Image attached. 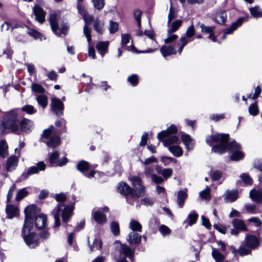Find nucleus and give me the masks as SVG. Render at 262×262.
I'll return each mask as SVG.
<instances>
[{"label":"nucleus","instance_id":"35","mask_svg":"<svg viewBox=\"0 0 262 262\" xmlns=\"http://www.w3.org/2000/svg\"><path fill=\"white\" fill-rule=\"evenodd\" d=\"M234 228L241 231H247L246 226L243 221L239 219H234L232 222Z\"/></svg>","mask_w":262,"mask_h":262},{"label":"nucleus","instance_id":"54","mask_svg":"<svg viewBox=\"0 0 262 262\" xmlns=\"http://www.w3.org/2000/svg\"><path fill=\"white\" fill-rule=\"evenodd\" d=\"M111 229L113 233L115 235H118L119 234V224L116 222H113L111 224Z\"/></svg>","mask_w":262,"mask_h":262},{"label":"nucleus","instance_id":"52","mask_svg":"<svg viewBox=\"0 0 262 262\" xmlns=\"http://www.w3.org/2000/svg\"><path fill=\"white\" fill-rule=\"evenodd\" d=\"M94 6L95 8L101 10L104 6V0H92Z\"/></svg>","mask_w":262,"mask_h":262},{"label":"nucleus","instance_id":"14","mask_svg":"<svg viewBox=\"0 0 262 262\" xmlns=\"http://www.w3.org/2000/svg\"><path fill=\"white\" fill-rule=\"evenodd\" d=\"M178 129L176 125L171 124L166 130H162L157 135L159 140H162L171 134H174L178 132Z\"/></svg>","mask_w":262,"mask_h":262},{"label":"nucleus","instance_id":"40","mask_svg":"<svg viewBox=\"0 0 262 262\" xmlns=\"http://www.w3.org/2000/svg\"><path fill=\"white\" fill-rule=\"evenodd\" d=\"M186 197L187 193L185 191H180L178 192L177 196V203L180 207H183Z\"/></svg>","mask_w":262,"mask_h":262},{"label":"nucleus","instance_id":"50","mask_svg":"<svg viewBox=\"0 0 262 262\" xmlns=\"http://www.w3.org/2000/svg\"><path fill=\"white\" fill-rule=\"evenodd\" d=\"M28 193V191L26 188L20 189L17 193L16 196V200L20 201L26 196Z\"/></svg>","mask_w":262,"mask_h":262},{"label":"nucleus","instance_id":"60","mask_svg":"<svg viewBox=\"0 0 262 262\" xmlns=\"http://www.w3.org/2000/svg\"><path fill=\"white\" fill-rule=\"evenodd\" d=\"M141 162L143 164L148 165L151 163H156L157 162V159L155 157H151L145 159L144 161L141 160Z\"/></svg>","mask_w":262,"mask_h":262},{"label":"nucleus","instance_id":"46","mask_svg":"<svg viewBox=\"0 0 262 262\" xmlns=\"http://www.w3.org/2000/svg\"><path fill=\"white\" fill-rule=\"evenodd\" d=\"M59 156V152L58 151H54L52 153L49 157V161L51 164L53 166H56L58 161V157Z\"/></svg>","mask_w":262,"mask_h":262},{"label":"nucleus","instance_id":"58","mask_svg":"<svg viewBox=\"0 0 262 262\" xmlns=\"http://www.w3.org/2000/svg\"><path fill=\"white\" fill-rule=\"evenodd\" d=\"M241 178L246 185H251L252 181L251 178L246 173L241 174Z\"/></svg>","mask_w":262,"mask_h":262},{"label":"nucleus","instance_id":"61","mask_svg":"<svg viewBox=\"0 0 262 262\" xmlns=\"http://www.w3.org/2000/svg\"><path fill=\"white\" fill-rule=\"evenodd\" d=\"M200 28L201 29V31L205 33H211L213 32L214 29V27H208L206 26L203 24H201L200 25Z\"/></svg>","mask_w":262,"mask_h":262},{"label":"nucleus","instance_id":"11","mask_svg":"<svg viewBox=\"0 0 262 262\" xmlns=\"http://www.w3.org/2000/svg\"><path fill=\"white\" fill-rule=\"evenodd\" d=\"M46 168V164L43 162H39L37 164L36 166H32L29 168L28 171L22 174V177L27 179L30 175L37 173L39 171H43Z\"/></svg>","mask_w":262,"mask_h":262},{"label":"nucleus","instance_id":"15","mask_svg":"<svg viewBox=\"0 0 262 262\" xmlns=\"http://www.w3.org/2000/svg\"><path fill=\"white\" fill-rule=\"evenodd\" d=\"M181 140L187 150H192L194 145V141L191 137L188 134L184 133H181Z\"/></svg>","mask_w":262,"mask_h":262},{"label":"nucleus","instance_id":"10","mask_svg":"<svg viewBox=\"0 0 262 262\" xmlns=\"http://www.w3.org/2000/svg\"><path fill=\"white\" fill-rule=\"evenodd\" d=\"M38 209L34 205L28 206L25 209V219L24 225L33 226V217L37 215Z\"/></svg>","mask_w":262,"mask_h":262},{"label":"nucleus","instance_id":"64","mask_svg":"<svg viewBox=\"0 0 262 262\" xmlns=\"http://www.w3.org/2000/svg\"><path fill=\"white\" fill-rule=\"evenodd\" d=\"M142 204L146 206H151L154 204V201L150 198L145 197L141 200Z\"/></svg>","mask_w":262,"mask_h":262},{"label":"nucleus","instance_id":"28","mask_svg":"<svg viewBox=\"0 0 262 262\" xmlns=\"http://www.w3.org/2000/svg\"><path fill=\"white\" fill-rule=\"evenodd\" d=\"M141 238L140 234L132 231L128 234L127 240L130 244L136 245L141 242Z\"/></svg>","mask_w":262,"mask_h":262},{"label":"nucleus","instance_id":"3","mask_svg":"<svg viewBox=\"0 0 262 262\" xmlns=\"http://www.w3.org/2000/svg\"><path fill=\"white\" fill-rule=\"evenodd\" d=\"M18 129L17 113L14 110L11 111L7 113L4 120L0 122V135L6 133L7 130L15 132Z\"/></svg>","mask_w":262,"mask_h":262},{"label":"nucleus","instance_id":"38","mask_svg":"<svg viewBox=\"0 0 262 262\" xmlns=\"http://www.w3.org/2000/svg\"><path fill=\"white\" fill-rule=\"evenodd\" d=\"M8 155V146L4 140L0 141V156L5 157Z\"/></svg>","mask_w":262,"mask_h":262},{"label":"nucleus","instance_id":"57","mask_svg":"<svg viewBox=\"0 0 262 262\" xmlns=\"http://www.w3.org/2000/svg\"><path fill=\"white\" fill-rule=\"evenodd\" d=\"M252 248H249L248 247L242 246L238 249V253L242 256H244L248 254Z\"/></svg>","mask_w":262,"mask_h":262},{"label":"nucleus","instance_id":"26","mask_svg":"<svg viewBox=\"0 0 262 262\" xmlns=\"http://www.w3.org/2000/svg\"><path fill=\"white\" fill-rule=\"evenodd\" d=\"M93 217L94 221L98 224L103 225L106 222V217L102 211L96 210L93 213Z\"/></svg>","mask_w":262,"mask_h":262},{"label":"nucleus","instance_id":"53","mask_svg":"<svg viewBox=\"0 0 262 262\" xmlns=\"http://www.w3.org/2000/svg\"><path fill=\"white\" fill-rule=\"evenodd\" d=\"M21 110L29 115L33 114L36 112L34 107L31 105H26L23 106Z\"/></svg>","mask_w":262,"mask_h":262},{"label":"nucleus","instance_id":"55","mask_svg":"<svg viewBox=\"0 0 262 262\" xmlns=\"http://www.w3.org/2000/svg\"><path fill=\"white\" fill-rule=\"evenodd\" d=\"M159 231L161 234L163 236H166L170 233V230L165 225H161L159 227Z\"/></svg>","mask_w":262,"mask_h":262},{"label":"nucleus","instance_id":"48","mask_svg":"<svg viewBox=\"0 0 262 262\" xmlns=\"http://www.w3.org/2000/svg\"><path fill=\"white\" fill-rule=\"evenodd\" d=\"M161 160L165 166H168L171 163H176L177 162V160L174 158L166 156L161 157Z\"/></svg>","mask_w":262,"mask_h":262},{"label":"nucleus","instance_id":"63","mask_svg":"<svg viewBox=\"0 0 262 262\" xmlns=\"http://www.w3.org/2000/svg\"><path fill=\"white\" fill-rule=\"evenodd\" d=\"M178 38V35L176 34H172L171 33H168L167 37L164 40V42L165 43H170L175 40H176Z\"/></svg>","mask_w":262,"mask_h":262},{"label":"nucleus","instance_id":"42","mask_svg":"<svg viewBox=\"0 0 262 262\" xmlns=\"http://www.w3.org/2000/svg\"><path fill=\"white\" fill-rule=\"evenodd\" d=\"M129 228L134 231H141L142 226L137 221L132 220L129 224Z\"/></svg>","mask_w":262,"mask_h":262},{"label":"nucleus","instance_id":"43","mask_svg":"<svg viewBox=\"0 0 262 262\" xmlns=\"http://www.w3.org/2000/svg\"><path fill=\"white\" fill-rule=\"evenodd\" d=\"M38 104L42 108H45L48 104V98L43 95H38L36 98Z\"/></svg>","mask_w":262,"mask_h":262},{"label":"nucleus","instance_id":"16","mask_svg":"<svg viewBox=\"0 0 262 262\" xmlns=\"http://www.w3.org/2000/svg\"><path fill=\"white\" fill-rule=\"evenodd\" d=\"M34 222L36 228L38 229H44L47 226V217L43 214H38L35 217Z\"/></svg>","mask_w":262,"mask_h":262},{"label":"nucleus","instance_id":"34","mask_svg":"<svg viewBox=\"0 0 262 262\" xmlns=\"http://www.w3.org/2000/svg\"><path fill=\"white\" fill-rule=\"evenodd\" d=\"M108 44V41H100L97 43L96 48L102 56L106 53Z\"/></svg>","mask_w":262,"mask_h":262},{"label":"nucleus","instance_id":"21","mask_svg":"<svg viewBox=\"0 0 262 262\" xmlns=\"http://www.w3.org/2000/svg\"><path fill=\"white\" fill-rule=\"evenodd\" d=\"M33 13L36 20L39 23H42L45 19L46 12L39 6H35L33 8Z\"/></svg>","mask_w":262,"mask_h":262},{"label":"nucleus","instance_id":"7","mask_svg":"<svg viewBox=\"0 0 262 262\" xmlns=\"http://www.w3.org/2000/svg\"><path fill=\"white\" fill-rule=\"evenodd\" d=\"M41 140L48 146L53 148L57 147L60 143V137L56 134L53 126H51L49 128L43 130Z\"/></svg>","mask_w":262,"mask_h":262},{"label":"nucleus","instance_id":"45","mask_svg":"<svg viewBox=\"0 0 262 262\" xmlns=\"http://www.w3.org/2000/svg\"><path fill=\"white\" fill-rule=\"evenodd\" d=\"M251 15L254 17H260L262 16V11L259 7H254L250 9Z\"/></svg>","mask_w":262,"mask_h":262},{"label":"nucleus","instance_id":"32","mask_svg":"<svg viewBox=\"0 0 262 262\" xmlns=\"http://www.w3.org/2000/svg\"><path fill=\"white\" fill-rule=\"evenodd\" d=\"M227 18V14L225 11L220 10L216 12L213 17V19L220 24H223L225 23Z\"/></svg>","mask_w":262,"mask_h":262},{"label":"nucleus","instance_id":"59","mask_svg":"<svg viewBox=\"0 0 262 262\" xmlns=\"http://www.w3.org/2000/svg\"><path fill=\"white\" fill-rule=\"evenodd\" d=\"M118 29V25L117 23L111 21L110 22V26L108 30L111 33H114L116 32Z\"/></svg>","mask_w":262,"mask_h":262},{"label":"nucleus","instance_id":"25","mask_svg":"<svg viewBox=\"0 0 262 262\" xmlns=\"http://www.w3.org/2000/svg\"><path fill=\"white\" fill-rule=\"evenodd\" d=\"M162 140L163 145L165 147H168L171 145L178 144V143L180 142L178 137L175 135H169Z\"/></svg>","mask_w":262,"mask_h":262},{"label":"nucleus","instance_id":"44","mask_svg":"<svg viewBox=\"0 0 262 262\" xmlns=\"http://www.w3.org/2000/svg\"><path fill=\"white\" fill-rule=\"evenodd\" d=\"M248 112L252 116H256L259 113L257 105L256 103L250 104L248 107Z\"/></svg>","mask_w":262,"mask_h":262},{"label":"nucleus","instance_id":"27","mask_svg":"<svg viewBox=\"0 0 262 262\" xmlns=\"http://www.w3.org/2000/svg\"><path fill=\"white\" fill-rule=\"evenodd\" d=\"M243 23V18H238L235 23L232 24L231 27L224 31V34L223 36V39L226 38V34H232L237 28L242 25Z\"/></svg>","mask_w":262,"mask_h":262},{"label":"nucleus","instance_id":"8","mask_svg":"<svg viewBox=\"0 0 262 262\" xmlns=\"http://www.w3.org/2000/svg\"><path fill=\"white\" fill-rule=\"evenodd\" d=\"M133 186L132 188L131 196L139 198L145 195L146 188L143 184L142 180L140 177L134 176L129 179Z\"/></svg>","mask_w":262,"mask_h":262},{"label":"nucleus","instance_id":"31","mask_svg":"<svg viewBox=\"0 0 262 262\" xmlns=\"http://www.w3.org/2000/svg\"><path fill=\"white\" fill-rule=\"evenodd\" d=\"M211 255L216 262H223L225 259L224 252H222L216 248H212Z\"/></svg>","mask_w":262,"mask_h":262},{"label":"nucleus","instance_id":"51","mask_svg":"<svg viewBox=\"0 0 262 262\" xmlns=\"http://www.w3.org/2000/svg\"><path fill=\"white\" fill-rule=\"evenodd\" d=\"M127 80L132 85L136 86L138 83V76L136 74L132 75L128 77Z\"/></svg>","mask_w":262,"mask_h":262},{"label":"nucleus","instance_id":"33","mask_svg":"<svg viewBox=\"0 0 262 262\" xmlns=\"http://www.w3.org/2000/svg\"><path fill=\"white\" fill-rule=\"evenodd\" d=\"M168 150L174 157H180L182 156L183 153L182 148L178 144L170 146L168 147Z\"/></svg>","mask_w":262,"mask_h":262},{"label":"nucleus","instance_id":"13","mask_svg":"<svg viewBox=\"0 0 262 262\" xmlns=\"http://www.w3.org/2000/svg\"><path fill=\"white\" fill-rule=\"evenodd\" d=\"M160 52L163 57L166 58L172 55L179 54L178 45L176 47L170 45H165L162 46L160 49Z\"/></svg>","mask_w":262,"mask_h":262},{"label":"nucleus","instance_id":"22","mask_svg":"<svg viewBox=\"0 0 262 262\" xmlns=\"http://www.w3.org/2000/svg\"><path fill=\"white\" fill-rule=\"evenodd\" d=\"M151 41L152 46H153V48L149 49H147L146 50L142 51H137L136 49H135V48L134 46H131L127 47H126V50H128V51H132L133 52H136V53H153L155 51H156L157 50H158V49L159 48V46H158V43L157 42V41L154 40L153 39V38L151 39Z\"/></svg>","mask_w":262,"mask_h":262},{"label":"nucleus","instance_id":"20","mask_svg":"<svg viewBox=\"0 0 262 262\" xmlns=\"http://www.w3.org/2000/svg\"><path fill=\"white\" fill-rule=\"evenodd\" d=\"M19 152L18 156H12L10 157L7 161L6 169L8 171H11L14 170L17 166L18 162V157L19 156Z\"/></svg>","mask_w":262,"mask_h":262},{"label":"nucleus","instance_id":"24","mask_svg":"<svg viewBox=\"0 0 262 262\" xmlns=\"http://www.w3.org/2000/svg\"><path fill=\"white\" fill-rule=\"evenodd\" d=\"M6 212L8 219H12L19 215L18 208L13 205L8 204L6 208Z\"/></svg>","mask_w":262,"mask_h":262},{"label":"nucleus","instance_id":"1","mask_svg":"<svg viewBox=\"0 0 262 262\" xmlns=\"http://www.w3.org/2000/svg\"><path fill=\"white\" fill-rule=\"evenodd\" d=\"M228 138V135L227 134L217 133L208 136L206 138V142L210 146H212L213 143H216V145L213 146L212 148V151L215 153L222 154L228 150L231 153L230 159L232 160L238 161L242 159L243 154L240 150V146L235 142H232L227 145Z\"/></svg>","mask_w":262,"mask_h":262},{"label":"nucleus","instance_id":"37","mask_svg":"<svg viewBox=\"0 0 262 262\" xmlns=\"http://www.w3.org/2000/svg\"><path fill=\"white\" fill-rule=\"evenodd\" d=\"M94 29L98 33L101 34L104 31V22L98 18L94 21Z\"/></svg>","mask_w":262,"mask_h":262},{"label":"nucleus","instance_id":"9","mask_svg":"<svg viewBox=\"0 0 262 262\" xmlns=\"http://www.w3.org/2000/svg\"><path fill=\"white\" fill-rule=\"evenodd\" d=\"M195 34V30L193 25H190L186 30L185 34L180 38V42L178 45L179 54H181L185 45L191 41L190 38Z\"/></svg>","mask_w":262,"mask_h":262},{"label":"nucleus","instance_id":"29","mask_svg":"<svg viewBox=\"0 0 262 262\" xmlns=\"http://www.w3.org/2000/svg\"><path fill=\"white\" fill-rule=\"evenodd\" d=\"M246 246L249 248H255L259 245L258 239L254 236L249 235L246 236L245 239Z\"/></svg>","mask_w":262,"mask_h":262},{"label":"nucleus","instance_id":"47","mask_svg":"<svg viewBox=\"0 0 262 262\" xmlns=\"http://www.w3.org/2000/svg\"><path fill=\"white\" fill-rule=\"evenodd\" d=\"M27 33L36 39H39L40 40H42V35L35 30L32 29H28Z\"/></svg>","mask_w":262,"mask_h":262},{"label":"nucleus","instance_id":"49","mask_svg":"<svg viewBox=\"0 0 262 262\" xmlns=\"http://www.w3.org/2000/svg\"><path fill=\"white\" fill-rule=\"evenodd\" d=\"M210 189L209 187L200 192V196L202 199L205 200H209L210 198Z\"/></svg>","mask_w":262,"mask_h":262},{"label":"nucleus","instance_id":"23","mask_svg":"<svg viewBox=\"0 0 262 262\" xmlns=\"http://www.w3.org/2000/svg\"><path fill=\"white\" fill-rule=\"evenodd\" d=\"M117 192L124 195H131L132 188L125 182L118 183L117 188Z\"/></svg>","mask_w":262,"mask_h":262},{"label":"nucleus","instance_id":"56","mask_svg":"<svg viewBox=\"0 0 262 262\" xmlns=\"http://www.w3.org/2000/svg\"><path fill=\"white\" fill-rule=\"evenodd\" d=\"M31 89L33 92L37 93H43L45 91L43 87L41 85L37 83L32 84Z\"/></svg>","mask_w":262,"mask_h":262},{"label":"nucleus","instance_id":"2","mask_svg":"<svg viewBox=\"0 0 262 262\" xmlns=\"http://www.w3.org/2000/svg\"><path fill=\"white\" fill-rule=\"evenodd\" d=\"M115 258L117 262H134V251L127 245L116 241Z\"/></svg>","mask_w":262,"mask_h":262},{"label":"nucleus","instance_id":"36","mask_svg":"<svg viewBox=\"0 0 262 262\" xmlns=\"http://www.w3.org/2000/svg\"><path fill=\"white\" fill-rule=\"evenodd\" d=\"M182 21L181 19H177L173 21L171 24H168V29L167 32L168 33H172L176 32L177 29L181 26Z\"/></svg>","mask_w":262,"mask_h":262},{"label":"nucleus","instance_id":"4","mask_svg":"<svg viewBox=\"0 0 262 262\" xmlns=\"http://www.w3.org/2000/svg\"><path fill=\"white\" fill-rule=\"evenodd\" d=\"M73 209L72 205L66 206L63 204H59L53 211L55 227L58 228L60 225V216L62 217L63 222H66L71 216Z\"/></svg>","mask_w":262,"mask_h":262},{"label":"nucleus","instance_id":"5","mask_svg":"<svg viewBox=\"0 0 262 262\" xmlns=\"http://www.w3.org/2000/svg\"><path fill=\"white\" fill-rule=\"evenodd\" d=\"M77 9L79 13L82 16L84 21H85V25L83 27V33L85 37H86L88 42L89 45V51L88 54L90 57H91L93 59L95 58V50L93 47L90 46V43L91 42L92 38L91 35V31L90 29L88 27L87 24L91 23L92 20V16L90 15H87L86 11L84 8L82 7V6L80 4H77Z\"/></svg>","mask_w":262,"mask_h":262},{"label":"nucleus","instance_id":"18","mask_svg":"<svg viewBox=\"0 0 262 262\" xmlns=\"http://www.w3.org/2000/svg\"><path fill=\"white\" fill-rule=\"evenodd\" d=\"M19 126L22 132L25 133H29L34 126V123L32 120L25 118L20 122Z\"/></svg>","mask_w":262,"mask_h":262},{"label":"nucleus","instance_id":"30","mask_svg":"<svg viewBox=\"0 0 262 262\" xmlns=\"http://www.w3.org/2000/svg\"><path fill=\"white\" fill-rule=\"evenodd\" d=\"M237 190H227L224 194V199L226 202H232L235 201L238 198Z\"/></svg>","mask_w":262,"mask_h":262},{"label":"nucleus","instance_id":"41","mask_svg":"<svg viewBox=\"0 0 262 262\" xmlns=\"http://www.w3.org/2000/svg\"><path fill=\"white\" fill-rule=\"evenodd\" d=\"M178 15V11L177 8L173 7L172 4L171 3L169 12L168 16V24L170 23L171 20L176 18Z\"/></svg>","mask_w":262,"mask_h":262},{"label":"nucleus","instance_id":"62","mask_svg":"<svg viewBox=\"0 0 262 262\" xmlns=\"http://www.w3.org/2000/svg\"><path fill=\"white\" fill-rule=\"evenodd\" d=\"M130 36L128 34H123L121 36V44L123 47L125 46L129 41Z\"/></svg>","mask_w":262,"mask_h":262},{"label":"nucleus","instance_id":"19","mask_svg":"<svg viewBox=\"0 0 262 262\" xmlns=\"http://www.w3.org/2000/svg\"><path fill=\"white\" fill-rule=\"evenodd\" d=\"M250 198L254 202L262 203V189L254 188L249 192Z\"/></svg>","mask_w":262,"mask_h":262},{"label":"nucleus","instance_id":"12","mask_svg":"<svg viewBox=\"0 0 262 262\" xmlns=\"http://www.w3.org/2000/svg\"><path fill=\"white\" fill-rule=\"evenodd\" d=\"M51 107L57 116H60L63 113V104L61 100L57 98H53L51 100Z\"/></svg>","mask_w":262,"mask_h":262},{"label":"nucleus","instance_id":"6","mask_svg":"<svg viewBox=\"0 0 262 262\" xmlns=\"http://www.w3.org/2000/svg\"><path fill=\"white\" fill-rule=\"evenodd\" d=\"M33 226L24 225L21 234L26 245L30 248H35L39 244L37 235L33 231Z\"/></svg>","mask_w":262,"mask_h":262},{"label":"nucleus","instance_id":"39","mask_svg":"<svg viewBox=\"0 0 262 262\" xmlns=\"http://www.w3.org/2000/svg\"><path fill=\"white\" fill-rule=\"evenodd\" d=\"M57 16L55 14H51L50 16V23L51 25V27L52 28V30L53 32L55 33L57 35L56 33V31H57L58 29V26L57 25Z\"/></svg>","mask_w":262,"mask_h":262},{"label":"nucleus","instance_id":"17","mask_svg":"<svg viewBox=\"0 0 262 262\" xmlns=\"http://www.w3.org/2000/svg\"><path fill=\"white\" fill-rule=\"evenodd\" d=\"M77 169L82 172L86 177L89 178H91L94 176L96 171L94 170H91L90 173L89 174H86L85 172L87 170H89V163L85 161H81L79 162L77 165Z\"/></svg>","mask_w":262,"mask_h":262}]
</instances>
